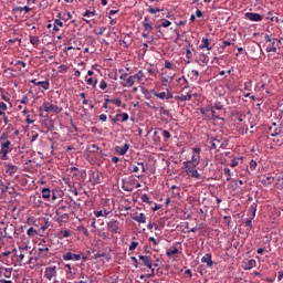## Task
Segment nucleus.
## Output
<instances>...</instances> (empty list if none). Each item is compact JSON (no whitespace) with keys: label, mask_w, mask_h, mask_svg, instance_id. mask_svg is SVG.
Instances as JSON below:
<instances>
[{"label":"nucleus","mask_w":283,"mask_h":283,"mask_svg":"<svg viewBox=\"0 0 283 283\" xmlns=\"http://www.w3.org/2000/svg\"><path fill=\"white\" fill-rule=\"evenodd\" d=\"M186 175L189 176V178H195V180H200L201 175L198 172V169L196 168H188L184 170Z\"/></svg>","instance_id":"obj_10"},{"label":"nucleus","mask_w":283,"mask_h":283,"mask_svg":"<svg viewBox=\"0 0 283 283\" xmlns=\"http://www.w3.org/2000/svg\"><path fill=\"white\" fill-rule=\"evenodd\" d=\"M51 196H52V192H51L50 188H42L43 200H50Z\"/></svg>","instance_id":"obj_26"},{"label":"nucleus","mask_w":283,"mask_h":283,"mask_svg":"<svg viewBox=\"0 0 283 283\" xmlns=\"http://www.w3.org/2000/svg\"><path fill=\"white\" fill-rule=\"evenodd\" d=\"M99 87H101V90H107V82L102 81V82L99 83Z\"/></svg>","instance_id":"obj_61"},{"label":"nucleus","mask_w":283,"mask_h":283,"mask_svg":"<svg viewBox=\"0 0 283 283\" xmlns=\"http://www.w3.org/2000/svg\"><path fill=\"white\" fill-rule=\"evenodd\" d=\"M200 147H195L192 148V156H191V161L196 163L197 165H200Z\"/></svg>","instance_id":"obj_13"},{"label":"nucleus","mask_w":283,"mask_h":283,"mask_svg":"<svg viewBox=\"0 0 283 283\" xmlns=\"http://www.w3.org/2000/svg\"><path fill=\"white\" fill-rule=\"evenodd\" d=\"M273 180L274 178L273 177H265L262 182H264L265 185H273Z\"/></svg>","instance_id":"obj_44"},{"label":"nucleus","mask_w":283,"mask_h":283,"mask_svg":"<svg viewBox=\"0 0 283 283\" xmlns=\"http://www.w3.org/2000/svg\"><path fill=\"white\" fill-rule=\"evenodd\" d=\"M256 262L255 260L251 259L245 263V271H251V269H254Z\"/></svg>","instance_id":"obj_28"},{"label":"nucleus","mask_w":283,"mask_h":283,"mask_svg":"<svg viewBox=\"0 0 283 283\" xmlns=\"http://www.w3.org/2000/svg\"><path fill=\"white\" fill-rule=\"evenodd\" d=\"M8 186H6L3 182H0V191L1 193H8Z\"/></svg>","instance_id":"obj_46"},{"label":"nucleus","mask_w":283,"mask_h":283,"mask_svg":"<svg viewBox=\"0 0 283 283\" xmlns=\"http://www.w3.org/2000/svg\"><path fill=\"white\" fill-rule=\"evenodd\" d=\"M211 108L222 112V109H224V105H222V103H220V102H217V103H214V105Z\"/></svg>","instance_id":"obj_33"},{"label":"nucleus","mask_w":283,"mask_h":283,"mask_svg":"<svg viewBox=\"0 0 283 283\" xmlns=\"http://www.w3.org/2000/svg\"><path fill=\"white\" fill-rule=\"evenodd\" d=\"M133 220H135V222H139L142 224H145V222H147V217L145 216V213L142 212L137 216H134Z\"/></svg>","instance_id":"obj_21"},{"label":"nucleus","mask_w":283,"mask_h":283,"mask_svg":"<svg viewBox=\"0 0 283 283\" xmlns=\"http://www.w3.org/2000/svg\"><path fill=\"white\" fill-rule=\"evenodd\" d=\"M184 50H186V59H191L193 55L191 53V49L189 46L185 45Z\"/></svg>","instance_id":"obj_37"},{"label":"nucleus","mask_w":283,"mask_h":283,"mask_svg":"<svg viewBox=\"0 0 283 283\" xmlns=\"http://www.w3.org/2000/svg\"><path fill=\"white\" fill-rule=\"evenodd\" d=\"M72 235V232L70 230H62L59 232L60 238H70Z\"/></svg>","instance_id":"obj_32"},{"label":"nucleus","mask_w":283,"mask_h":283,"mask_svg":"<svg viewBox=\"0 0 283 283\" xmlns=\"http://www.w3.org/2000/svg\"><path fill=\"white\" fill-rule=\"evenodd\" d=\"M29 41L32 45H39V36H30Z\"/></svg>","instance_id":"obj_41"},{"label":"nucleus","mask_w":283,"mask_h":283,"mask_svg":"<svg viewBox=\"0 0 283 283\" xmlns=\"http://www.w3.org/2000/svg\"><path fill=\"white\" fill-rule=\"evenodd\" d=\"M127 40H123L122 41V45L124 48H129V45L132 44V38H126Z\"/></svg>","instance_id":"obj_42"},{"label":"nucleus","mask_w":283,"mask_h":283,"mask_svg":"<svg viewBox=\"0 0 283 283\" xmlns=\"http://www.w3.org/2000/svg\"><path fill=\"white\" fill-rule=\"evenodd\" d=\"M197 167H198V164L196 161L187 160L184 163V170L193 169Z\"/></svg>","instance_id":"obj_23"},{"label":"nucleus","mask_w":283,"mask_h":283,"mask_svg":"<svg viewBox=\"0 0 283 283\" xmlns=\"http://www.w3.org/2000/svg\"><path fill=\"white\" fill-rule=\"evenodd\" d=\"M8 231L14 232V226L10 224L9 227L4 228V230L0 229V241L2 238H9V240H12V235H9Z\"/></svg>","instance_id":"obj_14"},{"label":"nucleus","mask_w":283,"mask_h":283,"mask_svg":"<svg viewBox=\"0 0 283 283\" xmlns=\"http://www.w3.org/2000/svg\"><path fill=\"white\" fill-rule=\"evenodd\" d=\"M159 113L163 114L164 116H168L169 115V111H167L165 108V106L159 107Z\"/></svg>","instance_id":"obj_50"},{"label":"nucleus","mask_w":283,"mask_h":283,"mask_svg":"<svg viewBox=\"0 0 283 283\" xmlns=\"http://www.w3.org/2000/svg\"><path fill=\"white\" fill-rule=\"evenodd\" d=\"M6 112H8V105L3 102H0V116H4Z\"/></svg>","instance_id":"obj_31"},{"label":"nucleus","mask_w":283,"mask_h":283,"mask_svg":"<svg viewBox=\"0 0 283 283\" xmlns=\"http://www.w3.org/2000/svg\"><path fill=\"white\" fill-rule=\"evenodd\" d=\"M117 116H119V118H122V123L129 120V115L127 113L117 114Z\"/></svg>","instance_id":"obj_35"},{"label":"nucleus","mask_w":283,"mask_h":283,"mask_svg":"<svg viewBox=\"0 0 283 283\" xmlns=\"http://www.w3.org/2000/svg\"><path fill=\"white\" fill-rule=\"evenodd\" d=\"M136 247H138V242L133 241L129 245V251H135Z\"/></svg>","instance_id":"obj_54"},{"label":"nucleus","mask_w":283,"mask_h":283,"mask_svg":"<svg viewBox=\"0 0 283 283\" xmlns=\"http://www.w3.org/2000/svg\"><path fill=\"white\" fill-rule=\"evenodd\" d=\"M132 262H134L135 269H138V259L136 256H130Z\"/></svg>","instance_id":"obj_60"},{"label":"nucleus","mask_w":283,"mask_h":283,"mask_svg":"<svg viewBox=\"0 0 283 283\" xmlns=\"http://www.w3.org/2000/svg\"><path fill=\"white\" fill-rule=\"evenodd\" d=\"M245 19H249V21H254L259 23L260 21H262V19H264V17H262V14H259V13L247 12Z\"/></svg>","instance_id":"obj_9"},{"label":"nucleus","mask_w":283,"mask_h":283,"mask_svg":"<svg viewBox=\"0 0 283 283\" xmlns=\"http://www.w3.org/2000/svg\"><path fill=\"white\" fill-rule=\"evenodd\" d=\"M201 262H203V264H207V266H213V260L211 259L210 253L205 254L201 259Z\"/></svg>","instance_id":"obj_20"},{"label":"nucleus","mask_w":283,"mask_h":283,"mask_svg":"<svg viewBox=\"0 0 283 283\" xmlns=\"http://www.w3.org/2000/svg\"><path fill=\"white\" fill-rule=\"evenodd\" d=\"M114 149L115 153L118 154V156H125V154H127L129 149V145L125 144L124 146H116Z\"/></svg>","instance_id":"obj_16"},{"label":"nucleus","mask_w":283,"mask_h":283,"mask_svg":"<svg viewBox=\"0 0 283 283\" xmlns=\"http://www.w3.org/2000/svg\"><path fill=\"white\" fill-rule=\"evenodd\" d=\"M166 255H167L168 258H174V255H178V248L169 249V250L166 252Z\"/></svg>","instance_id":"obj_29"},{"label":"nucleus","mask_w":283,"mask_h":283,"mask_svg":"<svg viewBox=\"0 0 283 283\" xmlns=\"http://www.w3.org/2000/svg\"><path fill=\"white\" fill-rule=\"evenodd\" d=\"M17 42L21 43V40H19V38L6 40V43H17Z\"/></svg>","instance_id":"obj_52"},{"label":"nucleus","mask_w":283,"mask_h":283,"mask_svg":"<svg viewBox=\"0 0 283 283\" xmlns=\"http://www.w3.org/2000/svg\"><path fill=\"white\" fill-rule=\"evenodd\" d=\"M210 112H211L212 118H216V119L220 118V117L218 116V113H216V108H211Z\"/></svg>","instance_id":"obj_58"},{"label":"nucleus","mask_w":283,"mask_h":283,"mask_svg":"<svg viewBox=\"0 0 283 283\" xmlns=\"http://www.w3.org/2000/svg\"><path fill=\"white\" fill-rule=\"evenodd\" d=\"M268 43H270L268 45V52H277V48L275 46V42L273 39L268 38Z\"/></svg>","instance_id":"obj_24"},{"label":"nucleus","mask_w":283,"mask_h":283,"mask_svg":"<svg viewBox=\"0 0 283 283\" xmlns=\"http://www.w3.org/2000/svg\"><path fill=\"white\" fill-rule=\"evenodd\" d=\"M18 12H23V10H24V12H30V10H32V9H30V7H28V6H24V7H18L17 9H15Z\"/></svg>","instance_id":"obj_43"},{"label":"nucleus","mask_w":283,"mask_h":283,"mask_svg":"<svg viewBox=\"0 0 283 283\" xmlns=\"http://www.w3.org/2000/svg\"><path fill=\"white\" fill-rule=\"evenodd\" d=\"M223 172L226 176H229V178H231V176H233V172H231V169H229V168H224Z\"/></svg>","instance_id":"obj_57"},{"label":"nucleus","mask_w":283,"mask_h":283,"mask_svg":"<svg viewBox=\"0 0 283 283\" xmlns=\"http://www.w3.org/2000/svg\"><path fill=\"white\" fill-rule=\"evenodd\" d=\"M178 98L179 101L185 102V101H191L192 96L191 94L188 93L187 95H180Z\"/></svg>","instance_id":"obj_36"},{"label":"nucleus","mask_w":283,"mask_h":283,"mask_svg":"<svg viewBox=\"0 0 283 283\" xmlns=\"http://www.w3.org/2000/svg\"><path fill=\"white\" fill-rule=\"evenodd\" d=\"M142 202H146L147 205H151V201H149V196L147 193H144L140 197Z\"/></svg>","instance_id":"obj_40"},{"label":"nucleus","mask_w":283,"mask_h":283,"mask_svg":"<svg viewBox=\"0 0 283 283\" xmlns=\"http://www.w3.org/2000/svg\"><path fill=\"white\" fill-rule=\"evenodd\" d=\"M52 28H53V32H59V25H56L55 23H53V24H48V29L49 30H52Z\"/></svg>","instance_id":"obj_49"},{"label":"nucleus","mask_w":283,"mask_h":283,"mask_svg":"<svg viewBox=\"0 0 283 283\" xmlns=\"http://www.w3.org/2000/svg\"><path fill=\"white\" fill-rule=\"evenodd\" d=\"M139 260L143 262L144 266H147V269H153L154 264H151V256L139 255Z\"/></svg>","instance_id":"obj_15"},{"label":"nucleus","mask_w":283,"mask_h":283,"mask_svg":"<svg viewBox=\"0 0 283 283\" xmlns=\"http://www.w3.org/2000/svg\"><path fill=\"white\" fill-rule=\"evenodd\" d=\"M4 166L7 167L6 174H8V176H14V174H17L19 171V167H17L15 165H12L8 161L4 163Z\"/></svg>","instance_id":"obj_11"},{"label":"nucleus","mask_w":283,"mask_h":283,"mask_svg":"<svg viewBox=\"0 0 283 283\" xmlns=\"http://www.w3.org/2000/svg\"><path fill=\"white\" fill-rule=\"evenodd\" d=\"M255 167H258V163L252 159V160L250 161V169H255Z\"/></svg>","instance_id":"obj_62"},{"label":"nucleus","mask_w":283,"mask_h":283,"mask_svg":"<svg viewBox=\"0 0 283 283\" xmlns=\"http://www.w3.org/2000/svg\"><path fill=\"white\" fill-rule=\"evenodd\" d=\"M269 134L272 137L280 136V134H282V126H277V124L273 123L269 128Z\"/></svg>","instance_id":"obj_6"},{"label":"nucleus","mask_w":283,"mask_h":283,"mask_svg":"<svg viewBox=\"0 0 283 283\" xmlns=\"http://www.w3.org/2000/svg\"><path fill=\"white\" fill-rule=\"evenodd\" d=\"M19 251H20V254L18 255V258H20V262H23V260H25V255H28V253L32 255V251H30L29 245H20Z\"/></svg>","instance_id":"obj_4"},{"label":"nucleus","mask_w":283,"mask_h":283,"mask_svg":"<svg viewBox=\"0 0 283 283\" xmlns=\"http://www.w3.org/2000/svg\"><path fill=\"white\" fill-rule=\"evenodd\" d=\"M145 78V73L143 71H138L136 74L128 76L127 84L124 87H132L135 83H140Z\"/></svg>","instance_id":"obj_2"},{"label":"nucleus","mask_w":283,"mask_h":283,"mask_svg":"<svg viewBox=\"0 0 283 283\" xmlns=\"http://www.w3.org/2000/svg\"><path fill=\"white\" fill-rule=\"evenodd\" d=\"M10 145H12V143H11L10 140H6V142H2V143H1V147H2L3 149H12V148L10 147Z\"/></svg>","instance_id":"obj_38"},{"label":"nucleus","mask_w":283,"mask_h":283,"mask_svg":"<svg viewBox=\"0 0 283 283\" xmlns=\"http://www.w3.org/2000/svg\"><path fill=\"white\" fill-rule=\"evenodd\" d=\"M151 22H149V18H145L144 19V30L146 31V32H149V31H151Z\"/></svg>","instance_id":"obj_27"},{"label":"nucleus","mask_w":283,"mask_h":283,"mask_svg":"<svg viewBox=\"0 0 283 283\" xmlns=\"http://www.w3.org/2000/svg\"><path fill=\"white\" fill-rule=\"evenodd\" d=\"M109 102L113 103V105H117V107H120V105L123 104V101H120V98H113Z\"/></svg>","instance_id":"obj_45"},{"label":"nucleus","mask_w":283,"mask_h":283,"mask_svg":"<svg viewBox=\"0 0 283 283\" xmlns=\"http://www.w3.org/2000/svg\"><path fill=\"white\" fill-rule=\"evenodd\" d=\"M161 28H169L171 25V22L167 19L161 20L160 24Z\"/></svg>","instance_id":"obj_39"},{"label":"nucleus","mask_w":283,"mask_h":283,"mask_svg":"<svg viewBox=\"0 0 283 283\" xmlns=\"http://www.w3.org/2000/svg\"><path fill=\"white\" fill-rule=\"evenodd\" d=\"M211 149L220 150L226 147L224 139L222 137L210 138Z\"/></svg>","instance_id":"obj_3"},{"label":"nucleus","mask_w":283,"mask_h":283,"mask_svg":"<svg viewBox=\"0 0 283 283\" xmlns=\"http://www.w3.org/2000/svg\"><path fill=\"white\" fill-rule=\"evenodd\" d=\"M39 255L40 258H48V252L50 251V248H39ZM46 252V253H45Z\"/></svg>","instance_id":"obj_30"},{"label":"nucleus","mask_w":283,"mask_h":283,"mask_svg":"<svg viewBox=\"0 0 283 283\" xmlns=\"http://www.w3.org/2000/svg\"><path fill=\"white\" fill-rule=\"evenodd\" d=\"M62 260L70 261L72 260L73 262H78L81 260V254H74L72 252H66L62 254Z\"/></svg>","instance_id":"obj_7"},{"label":"nucleus","mask_w":283,"mask_h":283,"mask_svg":"<svg viewBox=\"0 0 283 283\" xmlns=\"http://www.w3.org/2000/svg\"><path fill=\"white\" fill-rule=\"evenodd\" d=\"M122 182V189L124 191H127L128 193H132V191H134V186H130L128 181L123 180Z\"/></svg>","instance_id":"obj_25"},{"label":"nucleus","mask_w":283,"mask_h":283,"mask_svg":"<svg viewBox=\"0 0 283 283\" xmlns=\"http://www.w3.org/2000/svg\"><path fill=\"white\" fill-rule=\"evenodd\" d=\"M10 151H12V148H3V147H1V149H0V158H1V160H8V154H10Z\"/></svg>","instance_id":"obj_22"},{"label":"nucleus","mask_w":283,"mask_h":283,"mask_svg":"<svg viewBox=\"0 0 283 283\" xmlns=\"http://www.w3.org/2000/svg\"><path fill=\"white\" fill-rule=\"evenodd\" d=\"M94 14H96V11H86V12L84 13V17H85L86 19H90L91 17H94Z\"/></svg>","instance_id":"obj_51"},{"label":"nucleus","mask_w":283,"mask_h":283,"mask_svg":"<svg viewBox=\"0 0 283 283\" xmlns=\"http://www.w3.org/2000/svg\"><path fill=\"white\" fill-rule=\"evenodd\" d=\"M277 187L279 189H283V178L279 179Z\"/></svg>","instance_id":"obj_64"},{"label":"nucleus","mask_w":283,"mask_h":283,"mask_svg":"<svg viewBox=\"0 0 283 283\" xmlns=\"http://www.w3.org/2000/svg\"><path fill=\"white\" fill-rule=\"evenodd\" d=\"M57 271H59V268H56L55 265L45 268L44 270L45 280H49V282H56V276L59 275Z\"/></svg>","instance_id":"obj_1"},{"label":"nucleus","mask_w":283,"mask_h":283,"mask_svg":"<svg viewBox=\"0 0 283 283\" xmlns=\"http://www.w3.org/2000/svg\"><path fill=\"white\" fill-rule=\"evenodd\" d=\"M190 74L192 75V78H195V81H198V76H200V73L197 70L190 71Z\"/></svg>","instance_id":"obj_48"},{"label":"nucleus","mask_w":283,"mask_h":283,"mask_svg":"<svg viewBox=\"0 0 283 283\" xmlns=\"http://www.w3.org/2000/svg\"><path fill=\"white\" fill-rule=\"evenodd\" d=\"M148 12H150V14H156V12H160V9L149 7Z\"/></svg>","instance_id":"obj_53"},{"label":"nucleus","mask_w":283,"mask_h":283,"mask_svg":"<svg viewBox=\"0 0 283 283\" xmlns=\"http://www.w3.org/2000/svg\"><path fill=\"white\" fill-rule=\"evenodd\" d=\"M108 229L112 231V233H118L119 223L116 220H112L107 223Z\"/></svg>","instance_id":"obj_18"},{"label":"nucleus","mask_w":283,"mask_h":283,"mask_svg":"<svg viewBox=\"0 0 283 283\" xmlns=\"http://www.w3.org/2000/svg\"><path fill=\"white\" fill-rule=\"evenodd\" d=\"M197 63L201 66L205 67L209 64V55L206 53H200L197 57Z\"/></svg>","instance_id":"obj_8"},{"label":"nucleus","mask_w":283,"mask_h":283,"mask_svg":"<svg viewBox=\"0 0 283 283\" xmlns=\"http://www.w3.org/2000/svg\"><path fill=\"white\" fill-rule=\"evenodd\" d=\"M44 112H46L49 114H50V112H53L54 114H61V112H63V108H61L56 105L46 103V104H44Z\"/></svg>","instance_id":"obj_5"},{"label":"nucleus","mask_w":283,"mask_h":283,"mask_svg":"<svg viewBox=\"0 0 283 283\" xmlns=\"http://www.w3.org/2000/svg\"><path fill=\"white\" fill-rule=\"evenodd\" d=\"M31 83H33V85L42 87V90H50V82L49 81L39 82L36 80H32Z\"/></svg>","instance_id":"obj_19"},{"label":"nucleus","mask_w":283,"mask_h":283,"mask_svg":"<svg viewBox=\"0 0 283 283\" xmlns=\"http://www.w3.org/2000/svg\"><path fill=\"white\" fill-rule=\"evenodd\" d=\"M147 72L150 74V76H156V74H158V70L151 67H148Z\"/></svg>","instance_id":"obj_47"},{"label":"nucleus","mask_w":283,"mask_h":283,"mask_svg":"<svg viewBox=\"0 0 283 283\" xmlns=\"http://www.w3.org/2000/svg\"><path fill=\"white\" fill-rule=\"evenodd\" d=\"M120 81H126V85H127V78H129V76H127V73H123L120 76H119Z\"/></svg>","instance_id":"obj_63"},{"label":"nucleus","mask_w":283,"mask_h":283,"mask_svg":"<svg viewBox=\"0 0 283 283\" xmlns=\"http://www.w3.org/2000/svg\"><path fill=\"white\" fill-rule=\"evenodd\" d=\"M165 67H166V70H174V65L169 61L165 62Z\"/></svg>","instance_id":"obj_56"},{"label":"nucleus","mask_w":283,"mask_h":283,"mask_svg":"<svg viewBox=\"0 0 283 283\" xmlns=\"http://www.w3.org/2000/svg\"><path fill=\"white\" fill-rule=\"evenodd\" d=\"M163 136H164V138H166L167 140H169V138H171V134L168 133V130H163Z\"/></svg>","instance_id":"obj_55"},{"label":"nucleus","mask_w":283,"mask_h":283,"mask_svg":"<svg viewBox=\"0 0 283 283\" xmlns=\"http://www.w3.org/2000/svg\"><path fill=\"white\" fill-rule=\"evenodd\" d=\"M208 50V52H210V50H213V45H211V43L209 42V39L207 38H202V42L199 45V50Z\"/></svg>","instance_id":"obj_17"},{"label":"nucleus","mask_w":283,"mask_h":283,"mask_svg":"<svg viewBox=\"0 0 283 283\" xmlns=\"http://www.w3.org/2000/svg\"><path fill=\"white\" fill-rule=\"evenodd\" d=\"M154 96H156V98H160L161 101H169L170 98H174V93L171 92H161V93H156L154 92Z\"/></svg>","instance_id":"obj_12"},{"label":"nucleus","mask_w":283,"mask_h":283,"mask_svg":"<svg viewBox=\"0 0 283 283\" xmlns=\"http://www.w3.org/2000/svg\"><path fill=\"white\" fill-rule=\"evenodd\" d=\"M36 230L34 228H29L27 231V235H30L31 238H34V235H36Z\"/></svg>","instance_id":"obj_34"},{"label":"nucleus","mask_w":283,"mask_h":283,"mask_svg":"<svg viewBox=\"0 0 283 283\" xmlns=\"http://www.w3.org/2000/svg\"><path fill=\"white\" fill-rule=\"evenodd\" d=\"M6 140H8V134L3 133V134L0 136V143H6Z\"/></svg>","instance_id":"obj_59"}]
</instances>
